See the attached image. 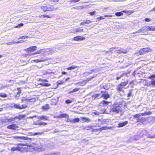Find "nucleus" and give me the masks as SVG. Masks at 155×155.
Listing matches in <instances>:
<instances>
[{"instance_id":"4468645a","label":"nucleus","mask_w":155,"mask_h":155,"mask_svg":"<svg viewBox=\"0 0 155 155\" xmlns=\"http://www.w3.org/2000/svg\"><path fill=\"white\" fill-rule=\"evenodd\" d=\"M145 29L146 31H155V27H153V26H147L145 28Z\"/></svg>"},{"instance_id":"052dcab7","label":"nucleus","mask_w":155,"mask_h":155,"mask_svg":"<svg viewBox=\"0 0 155 155\" xmlns=\"http://www.w3.org/2000/svg\"><path fill=\"white\" fill-rule=\"evenodd\" d=\"M57 83L58 84H61L63 83V82L62 81H59Z\"/></svg>"},{"instance_id":"2eb2a0df","label":"nucleus","mask_w":155,"mask_h":155,"mask_svg":"<svg viewBox=\"0 0 155 155\" xmlns=\"http://www.w3.org/2000/svg\"><path fill=\"white\" fill-rule=\"evenodd\" d=\"M85 38L84 37L80 36H77L74 38V39L75 41H79L84 40Z\"/></svg>"},{"instance_id":"bb28decb","label":"nucleus","mask_w":155,"mask_h":155,"mask_svg":"<svg viewBox=\"0 0 155 155\" xmlns=\"http://www.w3.org/2000/svg\"><path fill=\"white\" fill-rule=\"evenodd\" d=\"M25 117V116L24 115H19L18 116L14 118V119H15V118L18 119L19 120H21L22 119L24 118Z\"/></svg>"},{"instance_id":"7ed1b4c3","label":"nucleus","mask_w":155,"mask_h":155,"mask_svg":"<svg viewBox=\"0 0 155 155\" xmlns=\"http://www.w3.org/2000/svg\"><path fill=\"white\" fill-rule=\"evenodd\" d=\"M42 10L44 12L48 11H53L56 10L58 8H55L53 7L52 5H44L41 7Z\"/></svg>"},{"instance_id":"f704fd0d","label":"nucleus","mask_w":155,"mask_h":155,"mask_svg":"<svg viewBox=\"0 0 155 155\" xmlns=\"http://www.w3.org/2000/svg\"><path fill=\"white\" fill-rule=\"evenodd\" d=\"M115 15L117 16H119L123 15V14L121 12H116Z\"/></svg>"},{"instance_id":"1a4fd4ad","label":"nucleus","mask_w":155,"mask_h":155,"mask_svg":"<svg viewBox=\"0 0 155 155\" xmlns=\"http://www.w3.org/2000/svg\"><path fill=\"white\" fill-rule=\"evenodd\" d=\"M101 95H103L102 97L105 99H107L110 97L109 95L107 93H106L105 91H101Z\"/></svg>"},{"instance_id":"c85d7f7f","label":"nucleus","mask_w":155,"mask_h":155,"mask_svg":"<svg viewBox=\"0 0 155 155\" xmlns=\"http://www.w3.org/2000/svg\"><path fill=\"white\" fill-rule=\"evenodd\" d=\"M107 127H101L100 128H99L97 129H96V130H97V131H101L103 130H105L107 129Z\"/></svg>"},{"instance_id":"cd10ccee","label":"nucleus","mask_w":155,"mask_h":155,"mask_svg":"<svg viewBox=\"0 0 155 155\" xmlns=\"http://www.w3.org/2000/svg\"><path fill=\"white\" fill-rule=\"evenodd\" d=\"M81 118L84 122H90L91 121V120L89 119L84 117H81Z\"/></svg>"},{"instance_id":"393cba45","label":"nucleus","mask_w":155,"mask_h":155,"mask_svg":"<svg viewBox=\"0 0 155 155\" xmlns=\"http://www.w3.org/2000/svg\"><path fill=\"white\" fill-rule=\"evenodd\" d=\"M46 49H41L40 50H38L37 51L36 53L39 54V53H41L42 52L45 53V52H46Z\"/></svg>"},{"instance_id":"20e7f679","label":"nucleus","mask_w":155,"mask_h":155,"mask_svg":"<svg viewBox=\"0 0 155 155\" xmlns=\"http://www.w3.org/2000/svg\"><path fill=\"white\" fill-rule=\"evenodd\" d=\"M113 50H114V52L116 51L117 53L118 54H120L121 53L126 54L127 53V51L121 48H120V49H119L117 48H110V51H107L106 53H108V52H112L113 51Z\"/></svg>"},{"instance_id":"72a5a7b5","label":"nucleus","mask_w":155,"mask_h":155,"mask_svg":"<svg viewBox=\"0 0 155 155\" xmlns=\"http://www.w3.org/2000/svg\"><path fill=\"white\" fill-rule=\"evenodd\" d=\"M79 89H80V88H75L74 89H73V90L70 91L69 92V93H73V92H76L78 91L79 90Z\"/></svg>"},{"instance_id":"09e8293b","label":"nucleus","mask_w":155,"mask_h":155,"mask_svg":"<svg viewBox=\"0 0 155 155\" xmlns=\"http://www.w3.org/2000/svg\"><path fill=\"white\" fill-rule=\"evenodd\" d=\"M149 78L150 79L152 80H153V78H155V75H150L149 77Z\"/></svg>"},{"instance_id":"4d7b16f0","label":"nucleus","mask_w":155,"mask_h":155,"mask_svg":"<svg viewBox=\"0 0 155 155\" xmlns=\"http://www.w3.org/2000/svg\"><path fill=\"white\" fill-rule=\"evenodd\" d=\"M93 114L96 115H98L99 114V112L97 111H95V112H94Z\"/></svg>"},{"instance_id":"49530a36","label":"nucleus","mask_w":155,"mask_h":155,"mask_svg":"<svg viewBox=\"0 0 155 155\" xmlns=\"http://www.w3.org/2000/svg\"><path fill=\"white\" fill-rule=\"evenodd\" d=\"M42 85L43 86H45V87H48V86H50L51 85L50 84H49L45 83L42 84Z\"/></svg>"},{"instance_id":"a19ab883","label":"nucleus","mask_w":155,"mask_h":155,"mask_svg":"<svg viewBox=\"0 0 155 155\" xmlns=\"http://www.w3.org/2000/svg\"><path fill=\"white\" fill-rule=\"evenodd\" d=\"M24 25V24L22 23H21L19 24H18L16 26H15L14 27L15 28H19L20 27L23 26Z\"/></svg>"},{"instance_id":"6e6552de","label":"nucleus","mask_w":155,"mask_h":155,"mask_svg":"<svg viewBox=\"0 0 155 155\" xmlns=\"http://www.w3.org/2000/svg\"><path fill=\"white\" fill-rule=\"evenodd\" d=\"M133 117L137 119V122H141L143 119L142 117H141V115L139 114L134 115Z\"/></svg>"},{"instance_id":"6ab92c4d","label":"nucleus","mask_w":155,"mask_h":155,"mask_svg":"<svg viewBox=\"0 0 155 155\" xmlns=\"http://www.w3.org/2000/svg\"><path fill=\"white\" fill-rule=\"evenodd\" d=\"M58 117L59 118H62L64 117L68 118V115L66 113H64L60 114L58 116Z\"/></svg>"},{"instance_id":"4c0bfd02","label":"nucleus","mask_w":155,"mask_h":155,"mask_svg":"<svg viewBox=\"0 0 155 155\" xmlns=\"http://www.w3.org/2000/svg\"><path fill=\"white\" fill-rule=\"evenodd\" d=\"M128 83L127 82L125 81L124 82H121L120 84H121V85L123 87H124Z\"/></svg>"},{"instance_id":"13d9d810","label":"nucleus","mask_w":155,"mask_h":155,"mask_svg":"<svg viewBox=\"0 0 155 155\" xmlns=\"http://www.w3.org/2000/svg\"><path fill=\"white\" fill-rule=\"evenodd\" d=\"M146 114L150 115L152 113L150 111L146 112H145Z\"/></svg>"},{"instance_id":"a18cd8bd","label":"nucleus","mask_w":155,"mask_h":155,"mask_svg":"<svg viewBox=\"0 0 155 155\" xmlns=\"http://www.w3.org/2000/svg\"><path fill=\"white\" fill-rule=\"evenodd\" d=\"M133 11H132V10H131V11H123V12H125V13H128V14H129V13H133Z\"/></svg>"},{"instance_id":"bf43d9fd","label":"nucleus","mask_w":155,"mask_h":155,"mask_svg":"<svg viewBox=\"0 0 155 155\" xmlns=\"http://www.w3.org/2000/svg\"><path fill=\"white\" fill-rule=\"evenodd\" d=\"M80 0H70V1L71 2H76L79 1Z\"/></svg>"},{"instance_id":"58836bf2","label":"nucleus","mask_w":155,"mask_h":155,"mask_svg":"<svg viewBox=\"0 0 155 155\" xmlns=\"http://www.w3.org/2000/svg\"><path fill=\"white\" fill-rule=\"evenodd\" d=\"M16 43V42L14 41H12L10 42H9L6 43L7 45H11L15 44Z\"/></svg>"},{"instance_id":"f3484780","label":"nucleus","mask_w":155,"mask_h":155,"mask_svg":"<svg viewBox=\"0 0 155 155\" xmlns=\"http://www.w3.org/2000/svg\"><path fill=\"white\" fill-rule=\"evenodd\" d=\"M37 47L36 46H33L32 47H31L28 48H27L26 50H27L28 51H33L36 50L37 49Z\"/></svg>"},{"instance_id":"e2e57ef3","label":"nucleus","mask_w":155,"mask_h":155,"mask_svg":"<svg viewBox=\"0 0 155 155\" xmlns=\"http://www.w3.org/2000/svg\"><path fill=\"white\" fill-rule=\"evenodd\" d=\"M104 18L103 16H100L97 19L99 21L101 19H104Z\"/></svg>"},{"instance_id":"4be33fe9","label":"nucleus","mask_w":155,"mask_h":155,"mask_svg":"<svg viewBox=\"0 0 155 155\" xmlns=\"http://www.w3.org/2000/svg\"><path fill=\"white\" fill-rule=\"evenodd\" d=\"M21 148L19 147H13L11 149V150L12 151H19L21 150Z\"/></svg>"},{"instance_id":"423d86ee","label":"nucleus","mask_w":155,"mask_h":155,"mask_svg":"<svg viewBox=\"0 0 155 155\" xmlns=\"http://www.w3.org/2000/svg\"><path fill=\"white\" fill-rule=\"evenodd\" d=\"M14 139H16L17 141L20 142H23L24 140H27L28 137L23 136H15L13 137Z\"/></svg>"},{"instance_id":"2f4dec72","label":"nucleus","mask_w":155,"mask_h":155,"mask_svg":"<svg viewBox=\"0 0 155 155\" xmlns=\"http://www.w3.org/2000/svg\"><path fill=\"white\" fill-rule=\"evenodd\" d=\"M132 90H130L129 91L128 93L127 94V97H131L132 94Z\"/></svg>"},{"instance_id":"f257e3e1","label":"nucleus","mask_w":155,"mask_h":155,"mask_svg":"<svg viewBox=\"0 0 155 155\" xmlns=\"http://www.w3.org/2000/svg\"><path fill=\"white\" fill-rule=\"evenodd\" d=\"M121 111L120 106L118 103H115L110 106V112L118 113Z\"/></svg>"},{"instance_id":"9b49d317","label":"nucleus","mask_w":155,"mask_h":155,"mask_svg":"<svg viewBox=\"0 0 155 155\" xmlns=\"http://www.w3.org/2000/svg\"><path fill=\"white\" fill-rule=\"evenodd\" d=\"M96 69H93L92 70H90L89 71H86L84 72L83 74V75L84 76H86L88 75L89 74H92L93 72L95 73L96 72Z\"/></svg>"},{"instance_id":"ddd939ff","label":"nucleus","mask_w":155,"mask_h":155,"mask_svg":"<svg viewBox=\"0 0 155 155\" xmlns=\"http://www.w3.org/2000/svg\"><path fill=\"white\" fill-rule=\"evenodd\" d=\"M80 119L78 118H75L73 119H68L67 122H69L72 123H76L78 122Z\"/></svg>"},{"instance_id":"a878e982","label":"nucleus","mask_w":155,"mask_h":155,"mask_svg":"<svg viewBox=\"0 0 155 155\" xmlns=\"http://www.w3.org/2000/svg\"><path fill=\"white\" fill-rule=\"evenodd\" d=\"M38 119H40L41 120H47V119H48L47 117H46L45 116H39L38 117Z\"/></svg>"},{"instance_id":"0eeeda50","label":"nucleus","mask_w":155,"mask_h":155,"mask_svg":"<svg viewBox=\"0 0 155 155\" xmlns=\"http://www.w3.org/2000/svg\"><path fill=\"white\" fill-rule=\"evenodd\" d=\"M149 50L150 49L148 48H144L141 49L138 52L137 54L140 55H143L149 52Z\"/></svg>"},{"instance_id":"f8f14e48","label":"nucleus","mask_w":155,"mask_h":155,"mask_svg":"<svg viewBox=\"0 0 155 155\" xmlns=\"http://www.w3.org/2000/svg\"><path fill=\"white\" fill-rule=\"evenodd\" d=\"M7 127L9 129L15 130L18 128V127L15 124H12L8 126Z\"/></svg>"},{"instance_id":"dca6fc26","label":"nucleus","mask_w":155,"mask_h":155,"mask_svg":"<svg viewBox=\"0 0 155 155\" xmlns=\"http://www.w3.org/2000/svg\"><path fill=\"white\" fill-rule=\"evenodd\" d=\"M110 102L106 101H102L99 104L100 106H107Z\"/></svg>"},{"instance_id":"5fc2aeb1","label":"nucleus","mask_w":155,"mask_h":155,"mask_svg":"<svg viewBox=\"0 0 155 155\" xmlns=\"http://www.w3.org/2000/svg\"><path fill=\"white\" fill-rule=\"evenodd\" d=\"M85 24H88L90 23H91L92 22L91 21H90L89 20H87L85 21H84Z\"/></svg>"},{"instance_id":"8fccbe9b","label":"nucleus","mask_w":155,"mask_h":155,"mask_svg":"<svg viewBox=\"0 0 155 155\" xmlns=\"http://www.w3.org/2000/svg\"><path fill=\"white\" fill-rule=\"evenodd\" d=\"M148 137L150 138H155V134L154 135H149L148 136Z\"/></svg>"},{"instance_id":"412c9836","label":"nucleus","mask_w":155,"mask_h":155,"mask_svg":"<svg viewBox=\"0 0 155 155\" xmlns=\"http://www.w3.org/2000/svg\"><path fill=\"white\" fill-rule=\"evenodd\" d=\"M124 87L121 85L120 84H118L117 88V90L118 91H122Z\"/></svg>"},{"instance_id":"b1692460","label":"nucleus","mask_w":155,"mask_h":155,"mask_svg":"<svg viewBox=\"0 0 155 155\" xmlns=\"http://www.w3.org/2000/svg\"><path fill=\"white\" fill-rule=\"evenodd\" d=\"M49 108V106L48 104H46L42 107V109L44 110H46Z\"/></svg>"},{"instance_id":"774afa93","label":"nucleus","mask_w":155,"mask_h":155,"mask_svg":"<svg viewBox=\"0 0 155 155\" xmlns=\"http://www.w3.org/2000/svg\"><path fill=\"white\" fill-rule=\"evenodd\" d=\"M155 11V6L150 11V12Z\"/></svg>"},{"instance_id":"e433bc0d","label":"nucleus","mask_w":155,"mask_h":155,"mask_svg":"<svg viewBox=\"0 0 155 155\" xmlns=\"http://www.w3.org/2000/svg\"><path fill=\"white\" fill-rule=\"evenodd\" d=\"M97 75L95 74L93 75V76H90V77L88 78L87 79V80L88 81H90L93 78H94L96 77Z\"/></svg>"},{"instance_id":"864d4df0","label":"nucleus","mask_w":155,"mask_h":155,"mask_svg":"<svg viewBox=\"0 0 155 155\" xmlns=\"http://www.w3.org/2000/svg\"><path fill=\"white\" fill-rule=\"evenodd\" d=\"M28 37L27 36H21V37H19V38H18V39H25L26 38H28Z\"/></svg>"},{"instance_id":"5701e85b","label":"nucleus","mask_w":155,"mask_h":155,"mask_svg":"<svg viewBox=\"0 0 155 155\" xmlns=\"http://www.w3.org/2000/svg\"><path fill=\"white\" fill-rule=\"evenodd\" d=\"M35 124L37 125L45 126L47 124V123L45 122H40L38 121H36L35 123Z\"/></svg>"},{"instance_id":"ea45409f","label":"nucleus","mask_w":155,"mask_h":155,"mask_svg":"<svg viewBox=\"0 0 155 155\" xmlns=\"http://www.w3.org/2000/svg\"><path fill=\"white\" fill-rule=\"evenodd\" d=\"M51 16H49L47 15H42L41 16V18H44L45 17H47L48 18H51Z\"/></svg>"},{"instance_id":"9d476101","label":"nucleus","mask_w":155,"mask_h":155,"mask_svg":"<svg viewBox=\"0 0 155 155\" xmlns=\"http://www.w3.org/2000/svg\"><path fill=\"white\" fill-rule=\"evenodd\" d=\"M103 95H101V93L99 94H94V95H93L92 98L94 99H99L101 97H102V96Z\"/></svg>"},{"instance_id":"680f3d73","label":"nucleus","mask_w":155,"mask_h":155,"mask_svg":"<svg viewBox=\"0 0 155 155\" xmlns=\"http://www.w3.org/2000/svg\"><path fill=\"white\" fill-rule=\"evenodd\" d=\"M95 13V11H93L92 12H90L89 13V14L91 15L92 16L94 15V14Z\"/></svg>"},{"instance_id":"473e14b6","label":"nucleus","mask_w":155,"mask_h":155,"mask_svg":"<svg viewBox=\"0 0 155 155\" xmlns=\"http://www.w3.org/2000/svg\"><path fill=\"white\" fill-rule=\"evenodd\" d=\"M77 67V66H72L67 68V70H71L74 69Z\"/></svg>"},{"instance_id":"6e6d98bb","label":"nucleus","mask_w":155,"mask_h":155,"mask_svg":"<svg viewBox=\"0 0 155 155\" xmlns=\"http://www.w3.org/2000/svg\"><path fill=\"white\" fill-rule=\"evenodd\" d=\"M19 95H18V94H16V95H15V98L16 99V100H18V99H19Z\"/></svg>"},{"instance_id":"7c9ffc66","label":"nucleus","mask_w":155,"mask_h":155,"mask_svg":"<svg viewBox=\"0 0 155 155\" xmlns=\"http://www.w3.org/2000/svg\"><path fill=\"white\" fill-rule=\"evenodd\" d=\"M46 60L44 58H41V59L35 60H34V61L38 63V62H39L44 61H45Z\"/></svg>"},{"instance_id":"79ce46f5","label":"nucleus","mask_w":155,"mask_h":155,"mask_svg":"<svg viewBox=\"0 0 155 155\" xmlns=\"http://www.w3.org/2000/svg\"><path fill=\"white\" fill-rule=\"evenodd\" d=\"M150 84H152L153 86H155V80H153L150 82Z\"/></svg>"},{"instance_id":"de8ad7c7","label":"nucleus","mask_w":155,"mask_h":155,"mask_svg":"<svg viewBox=\"0 0 155 155\" xmlns=\"http://www.w3.org/2000/svg\"><path fill=\"white\" fill-rule=\"evenodd\" d=\"M9 85H5L3 86H2L0 87V90H2L3 89L5 88L8 87L9 86Z\"/></svg>"},{"instance_id":"39448f33","label":"nucleus","mask_w":155,"mask_h":155,"mask_svg":"<svg viewBox=\"0 0 155 155\" xmlns=\"http://www.w3.org/2000/svg\"><path fill=\"white\" fill-rule=\"evenodd\" d=\"M35 101V99L34 98H31L26 97H23L21 99V102L26 104L28 106V104L30 102H33Z\"/></svg>"},{"instance_id":"c756f323","label":"nucleus","mask_w":155,"mask_h":155,"mask_svg":"<svg viewBox=\"0 0 155 155\" xmlns=\"http://www.w3.org/2000/svg\"><path fill=\"white\" fill-rule=\"evenodd\" d=\"M142 31H146V29H145V28H144L143 27H142V29H139L138 31H137L134 32L133 34H135L137 33H140Z\"/></svg>"},{"instance_id":"338daca9","label":"nucleus","mask_w":155,"mask_h":155,"mask_svg":"<svg viewBox=\"0 0 155 155\" xmlns=\"http://www.w3.org/2000/svg\"><path fill=\"white\" fill-rule=\"evenodd\" d=\"M150 84H148V82H146V83L144 84L145 86H150Z\"/></svg>"},{"instance_id":"c03bdc74","label":"nucleus","mask_w":155,"mask_h":155,"mask_svg":"<svg viewBox=\"0 0 155 155\" xmlns=\"http://www.w3.org/2000/svg\"><path fill=\"white\" fill-rule=\"evenodd\" d=\"M131 138H133L134 141H137L139 138V137L138 136L132 137Z\"/></svg>"},{"instance_id":"37998d69","label":"nucleus","mask_w":155,"mask_h":155,"mask_svg":"<svg viewBox=\"0 0 155 155\" xmlns=\"http://www.w3.org/2000/svg\"><path fill=\"white\" fill-rule=\"evenodd\" d=\"M99 121H100L101 123L100 124H104L105 123V121L104 119L98 120Z\"/></svg>"},{"instance_id":"f03ea898","label":"nucleus","mask_w":155,"mask_h":155,"mask_svg":"<svg viewBox=\"0 0 155 155\" xmlns=\"http://www.w3.org/2000/svg\"><path fill=\"white\" fill-rule=\"evenodd\" d=\"M9 107L12 108L21 110L28 107V106L26 104H23L21 106L19 104H15L14 103H11L9 104Z\"/></svg>"},{"instance_id":"0e129e2a","label":"nucleus","mask_w":155,"mask_h":155,"mask_svg":"<svg viewBox=\"0 0 155 155\" xmlns=\"http://www.w3.org/2000/svg\"><path fill=\"white\" fill-rule=\"evenodd\" d=\"M123 74H122L121 75H120V76L117 77L116 78V79L117 80H119V79H120L121 78Z\"/></svg>"},{"instance_id":"c9c22d12","label":"nucleus","mask_w":155,"mask_h":155,"mask_svg":"<svg viewBox=\"0 0 155 155\" xmlns=\"http://www.w3.org/2000/svg\"><path fill=\"white\" fill-rule=\"evenodd\" d=\"M0 97H7V95L3 93H0Z\"/></svg>"},{"instance_id":"69168bd1","label":"nucleus","mask_w":155,"mask_h":155,"mask_svg":"<svg viewBox=\"0 0 155 155\" xmlns=\"http://www.w3.org/2000/svg\"><path fill=\"white\" fill-rule=\"evenodd\" d=\"M150 20L148 18H145V21H146L147 22H149L150 21Z\"/></svg>"},{"instance_id":"3c124183","label":"nucleus","mask_w":155,"mask_h":155,"mask_svg":"<svg viewBox=\"0 0 155 155\" xmlns=\"http://www.w3.org/2000/svg\"><path fill=\"white\" fill-rule=\"evenodd\" d=\"M91 126H86L84 127V129L88 130L91 128Z\"/></svg>"},{"instance_id":"aec40b11","label":"nucleus","mask_w":155,"mask_h":155,"mask_svg":"<svg viewBox=\"0 0 155 155\" xmlns=\"http://www.w3.org/2000/svg\"><path fill=\"white\" fill-rule=\"evenodd\" d=\"M83 31V29L79 27L78 28H75L74 30V31L72 32L74 33H75L76 32H82Z\"/></svg>"},{"instance_id":"a211bd4d","label":"nucleus","mask_w":155,"mask_h":155,"mask_svg":"<svg viewBox=\"0 0 155 155\" xmlns=\"http://www.w3.org/2000/svg\"><path fill=\"white\" fill-rule=\"evenodd\" d=\"M128 123V121H125L124 122L120 123L118 124L119 127H122L126 125Z\"/></svg>"},{"instance_id":"603ef678","label":"nucleus","mask_w":155,"mask_h":155,"mask_svg":"<svg viewBox=\"0 0 155 155\" xmlns=\"http://www.w3.org/2000/svg\"><path fill=\"white\" fill-rule=\"evenodd\" d=\"M72 101L70 100H67L65 101V103L67 104H69L71 103Z\"/></svg>"}]
</instances>
